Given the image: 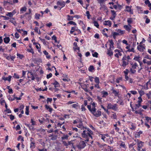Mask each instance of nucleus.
<instances>
[{
    "mask_svg": "<svg viewBox=\"0 0 151 151\" xmlns=\"http://www.w3.org/2000/svg\"><path fill=\"white\" fill-rule=\"evenodd\" d=\"M83 131L81 134L82 137L83 138L86 139L85 141L88 142L89 141V137L92 139V137L91 135L93 134V132L88 128H84L83 127Z\"/></svg>",
    "mask_w": 151,
    "mask_h": 151,
    "instance_id": "f257e3e1",
    "label": "nucleus"
},
{
    "mask_svg": "<svg viewBox=\"0 0 151 151\" xmlns=\"http://www.w3.org/2000/svg\"><path fill=\"white\" fill-rule=\"evenodd\" d=\"M87 107L89 111L91 112V113L96 117H98L101 115V112L99 110H98L97 111H96V108L91 109V105H88Z\"/></svg>",
    "mask_w": 151,
    "mask_h": 151,
    "instance_id": "f03ea898",
    "label": "nucleus"
},
{
    "mask_svg": "<svg viewBox=\"0 0 151 151\" xmlns=\"http://www.w3.org/2000/svg\"><path fill=\"white\" fill-rule=\"evenodd\" d=\"M107 108L108 109H111L114 111H116L118 110V105L116 104H113L109 103L108 104Z\"/></svg>",
    "mask_w": 151,
    "mask_h": 151,
    "instance_id": "7ed1b4c3",
    "label": "nucleus"
},
{
    "mask_svg": "<svg viewBox=\"0 0 151 151\" xmlns=\"http://www.w3.org/2000/svg\"><path fill=\"white\" fill-rule=\"evenodd\" d=\"M86 146V145L85 141H81L79 144L77 145V147L79 149H81L84 148Z\"/></svg>",
    "mask_w": 151,
    "mask_h": 151,
    "instance_id": "20e7f679",
    "label": "nucleus"
},
{
    "mask_svg": "<svg viewBox=\"0 0 151 151\" xmlns=\"http://www.w3.org/2000/svg\"><path fill=\"white\" fill-rule=\"evenodd\" d=\"M122 60V66L125 68L126 66L128 64L129 62V61L127 60V59L124 58V57L123 58Z\"/></svg>",
    "mask_w": 151,
    "mask_h": 151,
    "instance_id": "39448f33",
    "label": "nucleus"
},
{
    "mask_svg": "<svg viewBox=\"0 0 151 151\" xmlns=\"http://www.w3.org/2000/svg\"><path fill=\"white\" fill-rule=\"evenodd\" d=\"M143 142L141 141H139L138 140H137V145L138 147L137 148V150L138 151L140 150L141 148H142V147L143 146Z\"/></svg>",
    "mask_w": 151,
    "mask_h": 151,
    "instance_id": "423d86ee",
    "label": "nucleus"
},
{
    "mask_svg": "<svg viewBox=\"0 0 151 151\" xmlns=\"http://www.w3.org/2000/svg\"><path fill=\"white\" fill-rule=\"evenodd\" d=\"M137 49L140 52H142L145 50V47L141 43H139V45L137 46Z\"/></svg>",
    "mask_w": 151,
    "mask_h": 151,
    "instance_id": "0eeeda50",
    "label": "nucleus"
},
{
    "mask_svg": "<svg viewBox=\"0 0 151 151\" xmlns=\"http://www.w3.org/2000/svg\"><path fill=\"white\" fill-rule=\"evenodd\" d=\"M104 24L105 25L109 26L110 27L111 26V22L110 20L105 21L104 22Z\"/></svg>",
    "mask_w": 151,
    "mask_h": 151,
    "instance_id": "6e6552de",
    "label": "nucleus"
},
{
    "mask_svg": "<svg viewBox=\"0 0 151 151\" xmlns=\"http://www.w3.org/2000/svg\"><path fill=\"white\" fill-rule=\"evenodd\" d=\"M58 5H59L62 6V7H63L65 5V2L64 1H58L57 2V3Z\"/></svg>",
    "mask_w": 151,
    "mask_h": 151,
    "instance_id": "1a4fd4ad",
    "label": "nucleus"
},
{
    "mask_svg": "<svg viewBox=\"0 0 151 151\" xmlns=\"http://www.w3.org/2000/svg\"><path fill=\"white\" fill-rule=\"evenodd\" d=\"M126 8L127 9L126 11L128 12H129L131 14H133V10H132L131 7L129 6H126Z\"/></svg>",
    "mask_w": 151,
    "mask_h": 151,
    "instance_id": "9d476101",
    "label": "nucleus"
},
{
    "mask_svg": "<svg viewBox=\"0 0 151 151\" xmlns=\"http://www.w3.org/2000/svg\"><path fill=\"white\" fill-rule=\"evenodd\" d=\"M69 136L67 134H63V136L61 137V139L62 141H64V140H68Z\"/></svg>",
    "mask_w": 151,
    "mask_h": 151,
    "instance_id": "9b49d317",
    "label": "nucleus"
},
{
    "mask_svg": "<svg viewBox=\"0 0 151 151\" xmlns=\"http://www.w3.org/2000/svg\"><path fill=\"white\" fill-rule=\"evenodd\" d=\"M127 22L128 24L129 25L130 27H131V26L130 24L132 23V18H129L127 19Z\"/></svg>",
    "mask_w": 151,
    "mask_h": 151,
    "instance_id": "f8f14e48",
    "label": "nucleus"
},
{
    "mask_svg": "<svg viewBox=\"0 0 151 151\" xmlns=\"http://www.w3.org/2000/svg\"><path fill=\"white\" fill-rule=\"evenodd\" d=\"M11 76H9L8 77H4L2 78V79L4 81H9L10 82L11 81Z\"/></svg>",
    "mask_w": 151,
    "mask_h": 151,
    "instance_id": "ddd939ff",
    "label": "nucleus"
},
{
    "mask_svg": "<svg viewBox=\"0 0 151 151\" xmlns=\"http://www.w3.org/2000/svg\"><path fill=\"white\" fill-rule=\"evenodd\" d=\"M101 93L103 94V97H105L108 95V93L104 91H102L101 92Z\"/></svg>",
    "mask_w": 151,
    "mask_h": 151,
    "instance_id": "4468645a",
    "label": "nucleus"
},
{
    "mask_svg": "<svg viewBox=\"0 0 151 151\" xmlns=\"http://www.w3.org/2000/svg\"><path fill=\"white\" fill-rule=\"evenodd\" d=\"M132 68L133 69L136 68L138 66V65L136 63H134V64L131 63Z\"/></svg>",
    "mask_w": 151,
    "mask_h": 151,
    "instance_id": "2eb2a0df",
    "label": "nucleus"
},
{
    "mask_svg": "<svg viewBox=\"0 0 151 151\" xmlns=\"http://www.w3.org/2000/svg\"><path fill=\"white\" fill-rule=\"evenodd\" d=\"M15 12L13 11L12 12H9L6 14V16H9L10 17H12L15 14Z\"/></svg>",
    "mask_w": 151,
    "mask_h": 151,
    "instance_id": "dca6fc26",
    "label": "nucleus"
},
{
    "mask_svg": "<svg viewBox=\"0 0 151 151\" xmlns=\"http://www.w3.org/2000/svg\"><path fill=\"white\" fill-rule=\"evenodd\" d=\"M44 54L46 56V58L47 59H49L50 58V55H48V53L46 50L43 51Z\"/></svg>",
    "mask_w": 151,
    "mask_h": 151,
    "instance_id": "f3484780",
    "label": "nucleus"
},
{
    "mask_svg": "<svg viewBox=\"0 0 151 151\" xmlns=\"http://www.w3.org/2000/svg\"><path fill=\"white\" fill-rule=\"evenodd\" d=\"M53 84L54 85V87L55 88L60 87L59 83L56 81H55L54 83H53Z\"/></svg>",
    "mask_w": 151,
    "mask_h": 151,
    "instance_id": "a211bd4d",
    "label": "nucleus"
},
{
    "mask_svg": "<svg viewBox=\"0 0 151 151\" xmlns=\"http://www.w3.org/2000/svg\"><path fill=\"white\" fill-rule=\"evenodd\" d=\"M107 54L110 56L113 55V53L111 49H108Z\"/></svg>",
    "mask_w": 151,
    "mask_h": 151,
    "instance_id": "6ab92c4d",
    "label": "nucleus"
},
{
    "mask_svg": "<svg viewBox=\"0 0 151 151\" xmlns=\"http://www.w3.org/2000/svg\"><path fill=\"white\" fill-rule=\"evenodd\" d=\"M45 107L46 109L47 110H48L49 112H51L52 111V109L50 108L49 107V106H48L47 105H45Z\"/></svg>",
    "mask_w": 151,
    "mask_h": 151,
    "instance_id": "aec40b11",
    "label": "nucleus"
},
{
    "mask_svg": "<svg viewBox=\"0 0 151 151\" xmlns=\"http://www.w3.org/2000/svg\"><path fill=\"white\" fill-rule=\"evenodd\" d=\"M116 31L118 32L119 35H121L124 33V31H123L119 29H118L116 30Z\"/></svg>",
    "mask_w": 151,
    "mask_h": 151,
    "instance_id": "412c9836",
    "label": "nucleus"
},
{
    "mask_svg": "<svg viewBox=\"0 0 151 151\" xmlns=\"http://www.w3.org/2000/svg\"><path fill=\"white\" fill-rule=\"evenodd\" d=\"M138 104H136L135 105V109H138L139 106H140V103H141V101H138Z\"/></svg>",
    "mask_w": 151,
    "mask_h": 151,
    "instance_id": "4be33fe9",
    "label": "nucleus"
},
{
    "mask_svg": "<svg viewBox=\"0 0 151 151\" xmlns=\"http://www.w3.org/2000/svg\"><path fill=\"white\" fill-rule=\"evenodd\" d=\"M131 127L129 128L131 130H135L136 128V127L134 125V124L133 123H131Z\"/></svg>",
    "mask_w": 151,
    "mask_h": 151,
    "instance_id": "5701e85b",
    "label": "nucleus"
},
{
    "mask_svg": "<svg viewBox=\"0 0 151 151\" xmlns=\"http://www.w3.org/2000/svg\"><path fill=\"white\" fill-rule=\"evenodd\" d=\"M100 9L101 10H107V7L104 5L101 6V7H100Z\"/></svg>",
    "mask_w": 151,
    "mask_h": 151,
    "instance_id": "b1692460",
    "label": "nucleus"
},
{
    "mask_svg": "<svg viewBox=\"0 0 151 151\" xmlns=\"http://www.w3.org/2000/svg\"><path fill=\"white\" fill-rule=\"evenodd\" d=\"M114 51L115 52H117L116 53L118 54L119 56H121L122 55V54L121 52V51L119 50L116 49L114 50Z\"/></svg>",
    "mask_w": 151,
    "mask_h": 151,
    "instance_id": "393cba45",
    "label": "nucleus"
},
{
    "mask_svg": "<svg viewBox=\"0 0 151 151\" xmlns=\"http://www.w3.org/2000/svg\"><path fill=\"white\" fill-rule=\"evenodd\" d=\"M129 25H125L124 27L127 31H129L131 29Z\"/></svg>",
    "mask_w": 151,
    "mask_h": 151,
    "instance_id": "a878e982",
    "label": "nucleus"
},
{
    "mask_svg": "<svg viewBox=\"0 0 151 151\" xmlns=\"http://www.w3.org/2000/svg\"><path fill=\"white\" fill-rule=\"evenodd\" d=\"M35 143L34 141H32L30 144V147L31 148L33 149L35 148Z\"/></svg>",
    "mask_w": 151,
    "mask_h": 151,
    "instance_id": "bb28decb",
    "label": "nucleus"
},
{
    "mask_svg": "<svg viewBox=\"0 0 151 151\" xmlns=\"http://www.w3.org/2000/svg\"><path fill=\"white\" fill-rule=\"evenodd\" d=\"M71 106L73 108L77 109V108L78 106V103H76V104H72Z\"/></svg>",
    "mask_w": 151,
    "mask_h": 151,
    "instance_id": "cd10ccee",
    "label": "nucleus"
},
{
    "mask_svg": "<svg viewBox=\"0 0 151 151\" xmlns=\"http://www.w3.org/2000/svg\"><path fill=\"white\" fill-rule=\"evenodd\" d=\"M112 93L114 94L115 96H117L118 95L119 92L113 89L112 90Z\"/></svg>",
    "mask_w": 151,
    "mask_h": 151,
    "instance_id": "c85d7f7f",
    "label": "nucleus"
},
{
    "mask_svg": "<svg viewBox=\"0 0 151 151\" xmlns=\"http://www.w3.org/2000/svg\"><path fill=\"white\" fill-rule=\"evenodd\" d=\"M94 69L93 66V65H91L88 68V70L90 72H92Z\"/></svg>",
    "mask_w": 151,
    "mask_h": 151,
    "instance_id": "c756f323",
    "label": "nucleus"
},
{
    "mask_svg": "<svg viewBox=\"0 0 151 151\" xmlns=\"http://www.w3.org/2000/svg\"><path fill=\"white\" fill-rule=\"evenodd\" d=\"M93 23L94 24V25L97 28H99V25L98 22L96 21H94L93 22Z\"/></svg>",
    "mask_w": 151,
    "mask_h": 151,
    "instance_id": "7c9ffc66",
    "label": "nucleus"
},
{
    "mask_svg": "<svg viewBox=\"0 0 151 151\" xmlns=\"http://www.w3.org/2000/svg\"><path fill=\"white\" fill-rule=\"evenodd\" d=\"M117 124H116L114 125V126L115 127V129L116 132H118L119 130V128L117 127Z\"/></svg>",
    "mask_w": 151,
    "mask_h": 151,
    "instance_id": "2f4dec72",
    "label": "nucleus"
},
{
    "mask_svg": "<svg viewBox=\"0 0 151 151\" xmlns=\"http://www.w3.org/2000/svg\"><path fill=\"white\" fill-rule=\"evenodd\" d=\"M4 41L6 43H8L10 41V38H4Z\"/></svg>",
    "mask_w": 151,
    "mask_h": 151,
    "instance_id": "473e14b6",
    "label": "nucleus"
},
{
    "mask_svg": "<svg viewBox=\"0 0 151 151\" xmlns=\"http://www.w3.org/2000/svg\"><path fill=\"white\" fill-rule=\"evenodd\" d=\"M123 57L126 58V59H127V60H128L129 61H130L131 60V59L130 58L129 56L128 55L127 56L126 55H124Z\"/></svg>",
    "mask_w": 151,
    "mask_h": 151,
    "instance_id": "72a5a7b5",
    "label": "nucleus"
},
{
    "mask_svg": "<svg viewBox=\"0 0 151 151\" xmlns=\"http://www.w3.org/2000/svg\"><path fill=\"white\" fill-rule=\"evenodd\" d=\"M86 14L87 16V18L88 19H90L91 15L90 14L89 12L88 11H87L86 12Z\"/></svg>",
    "mask_w": 151,
    "mask_h": 151,
    "instance_id": "f704fd0d",
    "label": "nucleus"
},
{
    "mask_svg": "<svg viewBox=\"0 0 151 151\" xmlns=\"http://www.w3.org/2000/svg\"><path fill=\"white\" fill-rule=\"evenodd\" d=\"M95 81L97 83H99V80L98 77H96L95 78Z\"/></svg>",
    "mask_w": 151,
    "mask_h": 151,
    "instance_id": "c9c22d12",
    "label": "nucleus"
},
{
    "mask_svg": "<svg viewBox=\"0 0 151 151\" xmlns=\"http://www.w3.org/2000/svg\"><path fill=\"white\" fill-rule=\"evenodd\" d=\"M68 24H73L74 25H76V23L75 22H73V21H70L69 22Z\"/></svg>",
    "mask_w": 151,
    "mask_h": 151,
    "instance_id": "e433bc0d",
    "label": "nucleus"
},
{
    "mask_svg": "<svg viewBox=\"0 0 151 151\" xmlns=\"http://www.w3.org/2000/svg\"><path fill=\"white\" fill-rule=\"evenodd\" d=\"M17 55L19 58L21 59H22L24 57L23 55L19 54L17 53Z\"/></svg>",
    "mask_w": 151,
    "mask_h": 151,
    "instance_id": "4c0bfd02",
    "label": "nucleus"
},
{
    "mask_svg": "<svg viewBox=\"0 0 151 151\" xmlns=\"http://www.w3.org/2000/svg\"><path fill=\"white\" fill-rule=\"evenodd\" d=\"M111 12L112 13V16L116 17V14L115 11L114 10H111Z\"/></svg>",
    "mask_w": 151,
    "mask_h": 151,
    "instance_id": "58836bf2",
    "label": "nucleus"
},
{
    "mask_svg": "<svg viewBox=\"0 0 151 151\" xmlns=\"http://www.w3.org/2000/svg\"><path fill=\"white\" fill-rule=\"evenodd\" d=\"M81 33V31L80 30L78 29L77 28L76 29V31H75L74 34L75 35H76V34L77 33L79 34H80Z\"/></svg>",
    "mask_w": 151,
    "mask_h": 151,
    "instance_id": "ea45409f",
    "label": "nucleus"
},
{
    "mask_svg": "<svg viewBox=\"0 0 151 151\" xmlns=\"http://www.w3.org/2000/svg\"><path fill=\"white\" fill-rule=\"evenodd\" d=\"M27 51L31 53H32L33 54L34 53V51L33 50V49L31 48L30 49H27Z\"/></svg>",
    "mask_w": 151,
    "mask_h": 151,
    "instance_id": "a19ab883",
    "label": "nucleus"
},
{
    "mask_svg": "<svg viewBox=\"0 0 151 151\" xmlns=\"http://www.w3.org/2000/svg\"><path fill=\"white\" fill-rule=\"evenodd\" d=\"M68 18L67 19L68 21H70L71 20H72L73 19V17H71L69 15H67Z\"/></svg>",
    "mask_w": 151,
    "mask_h": 151,
    "instance_id": "79ce46f5",
    "label": "nucleus"
},
{
    "mask_svg": "<svg viewBox=\"0 0 151 151\" xmlns=\"http://www.w3.org/2000/svg\"><path fill=\"white\" fill-rule=\"evenodd\" d=\"M8 116H9L11 120H13L14 119V115L11 114L8 115Z\"/></svg>",
    "mask_w": 151,
    "mask_h": 151,
    "instance_id": "37998d69",
    "label": "nucleus"
},
{
    "mask_svg": "<svg viewBox=\"0 0 151 151\" xmlns=\"http://www.w3.org/2000/svg\"><path fill=\"white\" fill-rule=\"evenodd\" d=\"M139 58H140V57L139 56H135L134 58V59L136 60V61H137L139 62L140 60L139 59Z\"/></svg>",
    "mask_w": 151,
    "mask_h": 151,
    "instance_id": "c03bdc74",
    "label": "nucleus"
},
{
    "mask_svg": "<svg viewBox=\"0 0 151 151\" xmlns=\"http://www.w3.org/2000/svg\"><path fill=\"white\" fill-rule=\"evenodd\" d=\"M62 142L63 145L65 146H68V143L64 141H62Z\"/></svg>",
    "mask_w": 151,
    "mask_h": 151,
    "instance_id": "a18cd8bd",
    "label": "nucleus"
},
{
    "mask_svg": "<svg viewBox=\"0 0 151 151\" xmlns=\"http://www.w3.org/2000/svg\"><path fill=\"white\" fill-rule=\"evenodd\" d=\"M98 53L96 52H95L94 53L92 54L93 56L96 58H97L98 57Z\"/></svg>",
    "mask_w": 151,
    "mask_h": 151,
    "instance_id": "49530a36",
    "label": "nucleus"
},
{
    "mask_svg": "<svg viewBox=\"0 0 151 151\" xmlns=\"http://www.w3.org/2000/svg\"><path fill=\"white\" fill-rule=\"evenodd\" d=\"M102 99V98H101L100 97L98 96L97 97V99L98 100L100 103H102L101 101Z\"/></svg>",
    "mask_w": 151,
    "mask_h": 151,
    "instance_id": "de8ad7c7",
    "label": "nucleus"
},
{
    "mask_svg": "<svg viewBox=\"0 0 151 151\" xmlns=\"http://www.w3.org/2000/svg\"><path fill=\"white\" fill-rule=\"evenodd\" d=\"M119 35V34L118 33V32H117V31H116V32H114L113 33V37H115L117 35Z\"/></svg>",
    "mask_w": 151,
    "mask_h": 151,
    "instance_id": "09e8293b",
    "label": "nucleus"
},
{
    "mask_svg": "<svg viewBox=\"0 0 151 151\" xmlns=\"http://www.w3.org/2000/svg\"><path fill=\"white\" fill-rule=\"evenodd\" d=\"M122 77H119L118 78H117L116 79V82L117 83H119V82L120 81H121L122 80Z\"/></svg>",
    "mask_w": 151,
    "mask_h": 151,
    "instance_id": "8fccbe9b",
    "label": "nucleus"
},
{
    "mask_svg": "<svg viewBox=\"0 0 151 151\" xmlns=\"http://www.w3.org/2000/svg\"><path fill=\"white\" fill-rule=\"evenodd\" d=\"M40 16V14L36 13L35 15V18L37 19H39Z\"/></svg>",
    "mask_w": 151,
    "mask_h": 151,
    "instance_id": "3c124183",
    "label": "nucleus"
},
{
    "mask_svg": "<svg viewBox=\"0 0 151 151\" xmlns=\"http://www.w3.org/2000/svg\"><path fill=\"white\" fill-rule=\"evenodd\" d=\"M130 71L132 73H134L136 72V70H134V69H133L132 68H131L130 69Z\"/></svg>",
    "mask_w": 151,
    "mask_h": 151,
    "instance_id": "603ef678",
    "label": "nucleus"
},
{
    "mask_svg": "<svg viewBox=\"0 0 151 151\" xmlns=\"http://www.w3.org/2000/svg\"><path fill=\"white\" fill-rule=\"evenodd\" d=\"M146 120L147 121V122H148L150 120H151V118L148 116L145 117Z\"/></svg>",
    "mask_w": 151,
    "mask_h": 151,
    "instance_id": "864d4df0",
    "label": "nucleus"
},
{
    "mask_svg": "<svg viewBox=\"0 0 151 151\" xmlns=\"http://www.w3.org/2000/svg\"><path fill=\"white\" fill-rule=\"evenodd\" d=\"M145 58L149 60H151V57L149 55H145Z\"/></svg>",
    "mask_w": 151,
    "mask_h": 151,
    "instance_id": "5fc2aeb1",
    "label": "nucleus"
},
{
    "mask_svg": "<svg viewBox=\"0 0 151 151\" xmlns=\"http://www.w3.org/2000/svg\"><path fill=\"white\" fill-rule=\"evenodd\" d=\"M52 74L51 73H50L49 74L47 75V79H49L52 76Z\"/></svg>",
    "mask_w": 151,
    "mask_h": 151,
    "instance_id": "6e6d98bb",
    "label": "nucleus"
},
{
    "mask_svg": "<svg viewBox=\"0 0 151 151\" xmlns=\"http://www.w3.org/2000/svg\"><path fill=\"white\" fill-rule=\"evenodd\" d=\"M14 77L17 79H19V76L15 73H14Z\"/></svg>",
    "mask_w": 151,
    "mask_h": 151,
    "instance_id": "4d7b16f0",
    "label": "nucleus"
},
{
    "mask_svg": "<svg viewBox=\"0 0 151 151\" xmlns=\"http://www.w3.org/2000/svg\"><path fill=\"white\" fill-rule=\"evenodd\" d=\"M20 127L19 124H18L16 127L15 129L16 130H19L20 129Z\"/></svg>",
    "mask_w": 151,
    "mask_h": 151,
    "instance_id": "13d9d810",
    "label": "nucleus"
},
{
    "mask_svg": "<svg viewBox=\"0 0 151 151\" xmlns=\"http://www.w3.org/2000/svg\"><path fill=\"white\" fill-rule=\"evenodd\" d=\"M27 9V8L25 7H23L20 9V11H26Z\"/></svg>",
    "mask_w": 151,
    "mask_h": 151,
    "instance_id": "bf43d9fd",
    "label": "nucleus"
},
{
    "mask_svg": "<svg viewBox=\"0 0 151 151\" xmlns=\"http://www.w3.org/2000/svg\"><path fill=\"white\" fill-rule=\"evenodd\" d=\"M145 1V3L146 5H148L150 2L149 0H143Z\"/></svg>",
    "mask_w": 151,
    "mask_h": 151,
    "instance_id": "052dcab7",
    "label": "nucleus"
},
{
    "mask_svg": "<svg viewBox=\"0 0 151 151\" xmlns=\"http://www.w3.org/2000/svg\"><path fill=\"white\" fill-rule=\"evenodd\" d=\"M112 117L114 119H116V114L115 113H114V114H112Z\"/></svg>",
    "mask_w": 151,
    "mask_h": 151,
    "instance_id": "680f3d73",
    "label": "nucleus"
},
{
    "mask_svg": "<svg viewBox=\"0 0 151 151\" xmlns=\"http://www.w3.org/2000/svg\"><path fill=\"white\" fill-rule=\"evenodd\" d=\"M125 75H127L129 72V70L127 69H126L125 71L124 72Z\"/></svg>",
    "mask_w": 151,
    "mask_h": 151,
    "instance_id": "e2e57ef3",
    "label": "nucleus"
},
{
    "mask_svg": "<svg viewBox=\"0 0 151 151\" xmlns=\"http://www.w3.org/2000/svg\"><path fill=\"white\" fill-rule=\"evenodd\" d=\"M93 108H96L95 104L94 102H93V103L92 104V108H91V109H93Z\"/></svg>",
    "mask_w": 151,
    "mask_h": 151,
    "instance_id": "0e129e2a",
    "label": "nucleus"
},
{
    "mask_svg": "<svg viewBox=\"0 0 151 151\" xmlns=\"http://www.w3.org/2000/svg\"><path fill=\"white\" fill-rule=\"evenodd\" d=\"M52 101V98H47V103H48V102H51Z\"/></svg>",
    "mask_w": 151,
    "mask_h": 151,
    "instance_id": "69168bd1",
    "label": "nucleus"
},
{
    "mask_svg": "<svg viewBox=\"0 0 151 151\" xmlns=\"http://www.w3.org/2000/svg\"><path fill=\"white\" fill-rule=\"evenodd\" d=\"M72 141H69L68 142V146L69 145H73V144L72 142Z\"/></svg>",
    "mask_w": 151,
    "mask_h": 151,
    "instance_id": "338daca9",
    "label": "nucleus"
},
{
    "mask_svg": "<svg viewBox=\"0 0 151 151\" xmlns=\"http://www.w3.org/2000/svg\"><path fill=\"white\" fill-rule=\"evenodd\" d=\"M22 34L23 35H26L27 34V32L23 30L22 32Z\"/></svg>",
    "mask_w": 151,
    "mask_h": 151,
    "instance_id": "774afa93",
    "label": "nucleus"
}]
</instances>
